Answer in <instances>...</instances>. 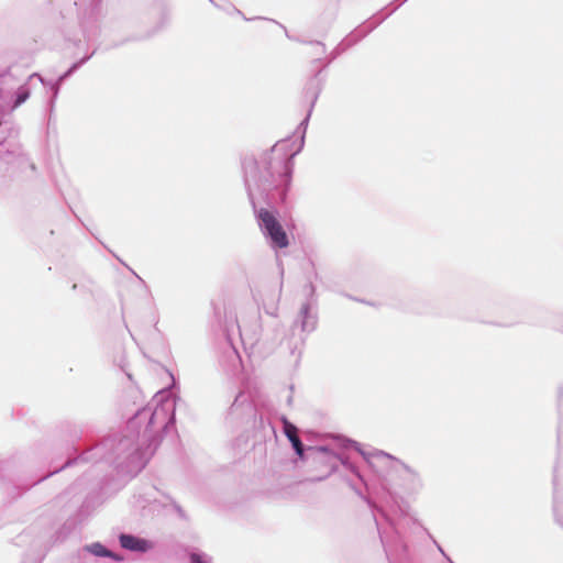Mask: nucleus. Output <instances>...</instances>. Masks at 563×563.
<instances>
[{
	"label": "nucleus",
	"instance_id": "f257e3e1",
	"mask_svg": "<svg viewBox=\"0 0 563 563\" xmlns=\"http://www.w3.org/2000/svg\"><path fill=\"white\" fill-rule=\"evenodd\" d=\"M258 219L264 227L267 235L271 238L275 246L284 249L288 246V238L282 224L276 217L267 209L258 211Z\"/></svg>",
	"mask_w": 563,
	"mask_h": 563
},
{
	"label": "nucleus",
	"instance_id": "f03ea898",
	"mask_svg": "<svg viewBox=\"0 0 563 563\" xmlns=\"http://www.w3.org/2000/svg\"><path fill=\"white\" fill-rule=\"evenodd\" d=\"M335 467V456L324 449L314 450L311 455V475L316 481L328 477Z\"/></svg>",
	"mask_w": 563,
	"mask_h": 563
},
{
	"label": "nucleus",
	"instance_id": "7ed1b4c3",
	"mask_svg": "<svg viewBox=\"0 0 563 563\" xmlns=\"http://www.w3.org/2000/svg\"><path fill=\"white\" fill-rule=\"evenodd\" d=\"M283 424H284L285 435L291 442L292 448L295 449V451L299 455V457L302 459L303 457V444L298 437L297 427L294 426L291 422H289L286 418H283Z\"/></svg>",
	"mask_w": 563,
	"mask_h": 563
},
{
	"label": "nucleus",
	"instance_id": "20e7f679",
	"mask_svg": "<svg viewBox=\"0 0 563 563\" xmlns=\"http://www.w3.org/2000/svg\"><path fill=\"white\" fill-rule=\"evenodd\" d=\"M120 543L122 548L128 550L144 551L146 549V542L144 540L129 534H122L120 537Z\"/></svg>",
	"mask_w": 563,
	"mask_h": 563
},
{
	"label": "nucleus",
	"instance_id": "39448f33",
	"mask_svg": "<svg viewBox=\"0 0 563 563\" xmlns=\"http://www.w3.org/2000/svg\"><path fill=\"white\" fill-rule=\"evenodd\" d=\"M91 550L92 552L96 554V555H99V556H108L110 555L109 551L106 550L101 544H93L91 547Z\"/></svg>",
	"mask_w": 563,
	"mask_h": 563
},
{
	"label": "nucleus",
	"instance_id": "423d86ee",
	"mask_svg": "<svg viewBox=\"0 0 563 563\" xmlns=\"http://www.w3.org/2000/svg\"><path fill=\"white\" fill-rule=\"evenodd\" d=\"M27 96H29V95H27L26 92L19 95V96H18V99H16V101H15V107H18V106H20L22 102H24V101L26 100Z\"/></svg>",
	"mask_w": 563,
	"mask_h": 563
},
{
	"label": "nucleus",
	"instance_id": "0eeeda50",
	"mask_svg": "<svg viewBox=\"0 0 563 563\" xmlns=\"http://www.w3.org/2000/svg\"><path fill=\"white\" fill-rule=\"evenodd\" d=\"M191 563H203L198 554H191Z\"/></svg>",
	"mask_w": 563,
	"mask_h": 563
}]
</instances>
